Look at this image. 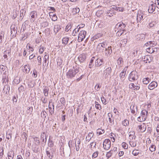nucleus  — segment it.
Wrapping results in <instances>:
<instances>
[{
    "instance_id": "nucleus-1",
    "label": "nucleus",
    "mask_w": 159,
    "mask_h": 159,
    "mask_svg": "<svg viewBox=\"0 0 159 159\" xmlns=\"http://www.w3.org/2000/svg\"><path fill=\"white\" fill-rule=\"evenodd\" d=\"M79 71V68H73L72 69H70L66 73V75L67 78H72L75 76L76 74H77Z\"/></svg>"
},
{
    "instance_id": "nucleus-2",
    "label": "nucleus",
    "mask_w": 159,
    "mask_h": 159,
    "mask_svg": "<svg viewBox=\"0 0 159 159\" xmlns=\"http://www.w3.org/2000/svg\"><path fill=\"white\" fill-rule=\"evenodd\" d=\"M137 72L135 71H132L129 74L128 77V80L130 81H134L138 78Z\"/></svg>"
},
{
    "instance_id": "nucleus-3",
    "label": "nucleus",
    "mask_w": 159,
    "mask_h": 159,
    "mask_svg": "<svg viewBox=\"0 0 159 159\" xmlns=\"http://www.w3.org/2000/svg\"><path fill=\"white\" fill-rule=\"evenodd\" d=\"M46 154L47 156L50 159H52L53 157L54 150L52 148H48L46 150Z\"/></svg>"
},
{
    "instance_id": "nucleus-4",
    "label": "nucleus",
    "mask_w": 159,
    "mask_h": 159,
    "mask_svg": "<svg viewBox=\"0 0 159 159\" xmlns=\"http://www.w3.org/2000/svg\"><path fill=\"white\" fill-rule=\"evenodd\" d=\"M86 32L85 31L82 30L80 31L78 36V41L79 42H81L84 39L86 36Z\"/></svg>"
},
{
    "instance_id": "nucleus-5",
    "label": "nucleus",
    "mask_w": 159,
    "mask_h": 159,
    "mask_svg": "<svg viewBox=\"0 0 159 159\" xmlns=\"http://www.w3.org/2000/svg\"><path fill=\"white\" fill-rule=\"evenodd\" d=\"M111 141L108 139H106L103 142V147L104 149L106 150H108L111 147Z\"/></svg>"
},
{
    "instance_id": "nucleus-6",
    "label": "nucleus",
    "mask_w": 159,
    "mask_h": 159,
    "mask_svg": "<svg viewBox=\"0 0 159 159\" xmlns=\"http://www.w3.org/2000/svg\"><path fill=\"white\" fill-rule=\"evenodd\" d=\"M107 44L105 42L99 43L97 47V49L100 52H103L104 48L107 47Z\"/></svg>"
},
{
    "instance_id": "nucleus-7",
    "label": "nucleus",
    "mask_w": 159,
    "mask_h": 159,
    "mask_svg": "<svg viewBox=\"0 0 159 159\" xmlns=\"http://www.w3.org/2000/svg\"><path fill=\"white\" fill-rule=\"evenodd\" d=\"M111 67H108L104 70L103 75H104L105 79L109 77L111 72Z\"/></svg>"
},
{
    "instance_id": "nucleus-8",
    "label": "nucleus",
    "mask_w": 159,
    "mask_h": 159,
    "mask_svg": "<svg viewBox=\"0 0 159 159\" xmlns=\"http://www.w3.org/2000/svg\"><path fill=\"white\" fill-rule=\"evenodd\" d=\"M130 109L131 113L134 116L136 115V114L138 112L137 106L135 105L134 103H132L130 107Z\"/></svg>"
},
{
    "instance_id": "nucleus-9",
    "label": "nucleus",
    "mask_w": 159,
    "mask_h": 159,
    "mask_svg": "<svg viewBox=\"0 0 159 159\" xmlns=\"http://www.w3.org/2000/svg\"><path fill=\"white\" fill-rule=\"evenodd\" d=\"M80 142L81 141L79 138H76L75 139V146L77 151H78L80 149L79 145L80 144Z\"/></svg>"
},
{
    "instance_id": "nucleus-10",
    "label": "nucleus",
    "mask_w": 159,
    "mask_h": 159,
    "mask_svg": "<svg viewBox=\"0 0 159 159\" xmlns=\"http://www.w3.org/2000/svg\"><path fill=\"white\" fill-rule=\"evenodd\" d=\"M157 86V84L155 81H152L148 85V89L150 90H153Z\"/></svg>"
},
{
    "instance_id": "nucleus-11",
    "label": "nucleus",
    "mask_w": 159,
    "mask_h": 159,
    "mask_svg": "<svg viewBox=\"0 0 159 159\" xmlns=\"http://www.w3.org/2000/svg\"><path fill=\"white\" fill-rule=\"evenodd\" d=\"M138 127L139 128L138 131L139 132H143L146 129V126L145 124L144 123H143L141 125H139Z\"/></svg>"
},
{
    "instance_id": "nucleus-12",
    "label": "nucleus",
    "mask_w": 159,
    "mask_h": 159,
    "mask_svg": "<svg viewBox=\"0 0 159 159\" xmlns=\"http://www.w3.org/2000/svg\"><path fill=\"white\" fill-rule=\"evenodd\" d=\"M31 17V21L34 22L35 20V18L37 16V13L36 11H33L30 14Z\"/></svg>"
},
{
    "instance_id": "nucleus-13",
    "label": "nucleus",
    "mask_w": 159,
    "mask_h": 159,
    "mask_svg": "<svg viewBox=\"0 0 159 159\" xmlns=\"http://www.w3.org/2000/svg\"><path fill=\"white\" fill-rule=\"evenodd\" d=\"M143 14L141 12V11L138 12L137 16V22H140L143 18Z\"/></svg>"
},
{
    "instance_id": "nucleus-14",
    "label": "nucleus",
    "mask_w": 159,
    "mask_h": 159,
    "mask_svg": "<svg viewBox=\"0 0 159 159\" xmlns=\"http://www.w3.org/2000/svg\"><path fill=\"white\" fill-rule=\"evenodd\" d=\"M136 38L138 40L143 41L145 38V35L143 34H138L136 36Z\"/></svg>"
},
{
    "instance_id": "nucleus-15",
    "label": "nucleus",
    "mask_w": 159,
    "mask_h": 159,
    "mask_svg": "<svg viewBox=\"0 0 159 159\" xmlns=\"http://www.w3.org/2000/svg\"><path fill=\"white\" fill-rule=\"evenodd\" d=\"M86 58V56L84 55L81 54L79 55L78 57V59L79 61L81 63H83L84 62Z\"/></svg>"
},
{
    "instance_id": "nucleus-16",
    "label": "nucleus",
    "mask_w": 159,
    "mask_h": 159,
    "mask_svg": "<svg viewBox=\"0 0 159 159\" xmlns=\"http://www.w3.org/2000/svg\"><path fill=\"white\" fill-rule=\"evenodd\" d=\"M125 27V25L123 23L121 24L120 23H118L116 25V28H117L118 30H119V29L123 30Z\"/></svg>"
},
{
    "instance_id": "nucleus-17",
    "label": "nucleus",
    "mask_w": 159,
    "mask_h": 159,
    "mask_svg": "<svg viewBox=\"0 0 159 159\" xmlns=\"http://www.w3.org/2000/svg\"><path fill=\"white\" fill-rule=\"evenodd\" d=\"M102 62L103 60L102 59L98 58L95 61V66L97 67L99 66L102 65Z\"/></svg>"
},
{
    "instance_id": "nucleus-18",
    "label": "nucleus",
    "mask_w": 159,
    "mask_h": 159,
    "mask_svg": "<svg viewBox=\"0 0 159 159\" xmlns=\"http://www.w3.org/2000/svg\"><path fill=\"white\" fill-rule=\"evenodd\" d=\"M43 93L46 97L48 96V91L49 89L48 87L46 86L43 87Z\"/></svg>"
},
{
    "instance_id": "nucleus-19",
    "label": "nucleus",
    "mask_w": 159,
    "mask_h": 159,
    "mask_svg": "<svg viewBox=\"0 0 159 159\" xmlns=\"http://www.w3.org/2000/svg\"><path fill=\"white\" fill-rule=\"evenodd\" d=\"M155 7L154 4H152L149 7L148 11L149 13H152L155 11Z\"/></svg>"
},
{
    "instance_id": "nucleus-20",
    "label": "nucleus",
    "mask_w": 159,
    "mask_h": 159,
    "mask_svg": "<svg viewBox=\"0 0 159 159\" xmlns=\"http://www.w3.org/2000/svg\"><path fill=\"white\" fill-rule=\"evenodd\" d=\"M105 51L106 52L105 53L107 56L110 55L112 53L111 47L109 46L107 48H106Z\"/></svg>"
},
{
    "instance_id": "nucleus-21",
    "label": "nucleus",
    "mask_w": 159,
    "mask_h": 159,
    "mask_svg": "<svg viewBox=\"0 0 159 159\" xmlns=\"http://www.w3.org/2000/svg\"><path fill=\"white\" fill-rule=\"evenodd\" d=\"M30 67L28 65H25L24 66V69H23V71L24 73H28L30 70Z\"/></svg>"
},
{
    "instance_id": "nucleus-22",
    "label": "nucleus",
    "mask_w": 159,
    "mask_h": 159,
    "mask_svg": "<svg viewBox=\"0 0 159 159\" xmlns=\"http://www.w3.org/2000/svg\"><path fill=\"white\" fill-rule=\"evenodd\" d=\"M93 136V132L89 133L88 135L86 137V141L88 142H89Z\"/></svg>"
},
{
    "instance_id": "nucleus-23",
    "label": "nucleus",
    "mask_w": 159,
    "mask_h": 159,
    "mask_svg": "<svg viewBox=\"0 0 159 159\" xmlns=\"http://www.w3.org/2000/svg\"><path fill=\"white\" fill-rule=\"evenodd\" d=\"M143 61L145 63H150L152 61L151 58L148 56H145L143 58Z\"/></svg>"
},
{
    "instance_id": "nucleus-24",
    "label": "nucleus",
    "mask_w": 159,
    "mask_h": 159,
    "mask_svg": "<svg viewBox=\"0 0 159 159\" xmlns=\"http://www.w3.org/2000/svg\"><path fill=\"white\" fill-rule=\"evenodd\" d=\"M33 110V108L32 107H28L26 111V116H29L31 115Z\"/></svg>"
},
{
    "instance_id": "nucleus-25",
    "label": "nucleus",
    "mask_w": 159,
    "mask_h": 159,
    "mask_svg": "<svg viewBox=\"0 0 159 159\" xmlns=\"http://www.w3.org/2000/svg\"><path fill=\"white\" fill-rule=\"evenodd\" d=\"M10 90V87L7 85H6L4 86L3 89V91L5 94H7L9 93Z\"/></svg>"
},
{
    "instance_id": "nucleus-26",
    "label": "nucleus",
    "mask_w": 159,
    "mask_h": 159,
    "mask_svg": "<svg viewBox=\"0 0 159 159\" xmlns=\"http://www.w3.org/2000/svg\"><path fill=\"white\" fill-rule=\"evenodd\" d=\"M107 116L108 117V121L110 123H111V124H113L114 122L112 118V115L111 113H108L107 114Z\"/></svg>"
},
{
    "instance_id": "nucleus-27",
    "label": "nucleus",
    "mask_w": 159,
    "mask_h": 159,
    "mask_svg": "<svg viewBox=\"0 0 159 159\" xmlns=\"http://www.w3.org/2000/svg\"><path fill=\"white\" fill-rule=\"evenodd\" d=\"M155 50H157V48H153L152 47H151L147 48L146 51L149 53H152L155 51Z\"/></svg>"
},
{
    "instance_id": "nucleus-28",
    "label": "nucleus",
    "mask_w": 159,
    "mask_h": 159,
    "mask_svg": "<svg viewBox=\"0 0 159 159\" xmlns=\"http://www.w3.org/2000/svg\"><path fill=\"white\" fill-rule=\"evenodd\" d=\"M49 58V56L47 55H45L43 57V66H48V62L47 63V60Z\"/></svg>"
},
{
    "instance_id": "nucleus-29",
    "label": "nucleus",
    "mask_w": 159,
    "mask_h": 159,
    "mask_svg": "<svg viewBox=\"0 0 159 159\" xmlns=\"http://www.w3.org/2000/svg\"><path fill=\"white\" fill-rule=\"evenodd\" d=\"M61 29V28L59 25H57L54 26V31L56 34H57Z\"/></svg>"
},
{
    "instance_id": "nucleus-30",
    "label": "nucleus",
    "mask_w": 159,
    "mask_h": 159,
    "mask_svg": "<svg viewBox=\"0 0 159 159\" xmlns=\"http://www.w3.org/2000/svg\"><path fill=\"white\" fill-rule=\"evenodd\" d=\"M145 112H146V110H143L141 111V116H142V117L143 118V121H145L146 118L147 116H146V114H145Z\"/></svg>"
},
{
    "instance_id": "nucleus-31",
    "label": "nucleus",
    "mask_w": 159,
    "mask_h": 159,
    "mask_svg": "<svg viewBox=\"0 0 159 159\" xmlns=\"http://www.w3.org/2000/svg\"><path fill=\"white\" fill-rule=\"evenodd\" d=\"M14 152L13 151L9 152L7 154V156L9 159H12L14 157Z\"/></svg>"
},
{
    "instance_id": "nucleus-32",
    "label": "nucleus",
    "mask_w": 159,
    "mask_h": 159,
    "mask_svg": "<svg viewBox=\"0 0 159 159\" xmlns=\"http://www.w3.org/2000/svg\"><path fill=\"white\" fill-rule=\"evenodd\" d=\"M125 31V30L124 29L123 30H120L119 29L117 31L116 33V35L118 36H120L122 34L124 33V31Z\"/></svg>"
},
{
    "instance_id": "nucleus-33",
    "label": "nucleus",
    "mask_w": 159,
    "mask_h": 159,
    "mask_svg": "<svg viewBox=\"0 0 159 159\" xmlns=\"http://www.w3.org/2000/svg\"><path fill=\"white\" fill-rule=\"evenodd\" d=\"M69 40V37H64L62 39V43L66 45L67 44Z\"/></svg>"
},
{
    "instance_id": "nucleus-34",
    "label": "nucleus",
    "mask_w": 159,
    "mask_h": 159,
    "mask_svg": "<svg viewBox=\"0 0 159 159\" xmlns=\"http://www.w3.org/2000/svg\"><path fill=\"white\" fill-rule=\"evenodd\" d=\"M11 34H12L13 33L15 34L17 33V29L15 28L14 25H11Z\"/></svg>"
},
{
    "instance_id": "nucleus-35",
    "label": "nucleus",
    "mask_w": 159,
    "mask_h": 159,
    "mask_svg": "<svg viewBox=\"0 0 159 159\" xmlns=\"http://www.w3.org/2000/svg\"><path fill=\"white\" fill-rule=\"evenodd\" d=\"M44 134L45 132H43L42 134H41V138L42 140V142L45 143L46 141L47 138L46 135H45V136H44Z\"/></svg>"
},
{
    "instance_id": "nucleus-36",
    "label": "nucleus",
    "mask_w": 159,
    "mask_h": 159,
    "mask_svg": "<svg viewBox=\"0 0 159 159\" xmlns=\"http://www.w3.org/2000/svg\"><path fill=\"white\" fill-rule=\"evenodd\" d=\"M114 12L113 11L111 10H109L106 13V15L109 16L110 17H111L114 14Z\"/></svg>"
},
{
    "instance_id": "nucleus-37",
    "label": "nucleus",
    "mask_w": 159,
    "mask_h": 159,
    "mask_svg": "<svg viewBox=\"0 0 159 159\" xmlns=\"http://www.w3.org/2000/svg\"><path fill=\"white\" fill-rule=\"evenodd\" d=\"M150 81V79L148 78H144L143 80V83L146 84H148Z\"/></svg>"
},
{
    "instance_id": "nucleus-38",
    "label": "nucleus",
    "mask_w": 159,
    "mask_h": 159,
    "mask_svg": "<svg viewBox=\"0 0 159 159\" xmlns=\"http://www.w3.org/2000/svg\"><path fill=\"white\" fill-rule=\"evenodd\" d=\"M80 11V9L78 7H76L73 8V9L72 12L74 15L76 14L77 13H78Z\"/></svg>"
},
{
    "instance_id": "nucleus-39",
    "label": "nucleus",
    "mask_w": 159,
    "mask_h": 159,
    "mask_svg": "<svg viewBox=\"0 0 159 159\" xmlns=\"http://www.w3.org/2000/svg\"><path fill=\"white\" fill-rule=\"evenodd\" d=\"M149 46L150 47H152L155 46L157 44V43L155 41H149Z\"/></svg>"
},
{
    "instance_id": "nucleus-40",
    "label": "nucleus",
    "mask_w": 159,
    "mask_h": 159,
    "mask_svg": "<svg viewBox=\"0 0 159 159\" xmlns=\"http://www.w3.org/2000/svg\"><path fill=\"white\" fill-rule=\"evenodd\" d=\"M104 132V129H98L97 130V134H98L99 135H101Z\"/></svg>"
},
{
    "instance_id": "nucleus-41",
    "label": "nucleus",
    "mask_w": 159,
    "mask_h": 159,
    "mask_svg": "<svg viewBox=\"0 0 159 159\" xmlns=\"http://www.w3.org/2000/svg\"><path fill=\"white\" fill-rule=\"evenodd\" d=\"M103 11L102 10H99L97 11L96 13V15L98 17H100L101 16V15L103 14Z\"/></svg>"
},
{
    "instance_id": "nucleus-42",
    "label": "nucleus",
    "mask_w": 159,
    "mask_h": 159,
    "mask_svg": "<svg viewBox=\"0 0 159 159\" xmlns=\"http://www.w3.org/2000/svg\"><path fill=\"white\" fill-rule=\"evenodd\" d=\"M26 11L25 9H22L20 11V17H21L24 16Z\"/></svg>"
},
{
    "instance_id": "nucleus-43",
    "label": "nucleus",
    "mask_w": 159,
    "mask_h": 159,
    "mask_svg": "<svg viewBox=\"0 0 159 159\" xmlns=\"http://www.w3.org/2000/svg\"><path fill=\"white\" fill-rule=\"evenodd\" d=\"M150 151L152 152H154L156 150V147L154 145H152L149 148Z\"/></svg>"
},
{
    "instance_id": "nucleus-44",
    "label": "nucleus",
    "mask_w": 159,
    "mask_h": 159,
    "mask_svg": "<svg viewBox=\"0 0 159 159\" xmlns=\"http://www.w3.org/2000/svg\"><path fill=\"white\" fill-rule=\"evenodd\" d=\"M10 54V52L8 51V52L7 51H5L4 52H3V57L4 58H7V55H8L9 56V54Z\"/></svg>"
},
{
    "instance_id": "nucleus-45",
    "label": "nucleus",
    "mask_w": 159,
    "mask_h": 159,
    "mask_svg": "<svg viewBox=\"0 0 159 159\" xmlns=\"http://www.w3.org/2000/svg\"><path fill=\"white\" fill-rule=\"evenodd\" d=\"M122 125L125 126H128L129 125V121L126 119L124 120L123 121Z\"/></svg>"
},
{
    "instance_id": "nucleus-46",
    "label": "nucleus",
    "mask_w": 159,
    "mask_h": 159,
    "mask_svg": "<svg viewBox=\"0 0 159 159\" xmlns=\"http://www.w3.org/2000/svg\"><path fill=\"white\" fill-rule=\"evenodd\" d=\"M112 154H113V152H112V151L111 150L109 151V152H107L106 154V157L108 159L111 156Z\"/></svg>"
},
{
    "instance_id": "nucleus-47",
    "label": "nucleus",
    "mask_w": 159,
    "mask_h": 159,
    "mask_svg": "<svg viewBox=\"0 0 159 159\" xmlns=\"http://www.w3.org/2000/svg\"><path fill=\"white\" fill-rule=\"evenodd\" d=\"M118 64L121 66L122 65V63L123 62L122 59L121 57L119 58L117 61Z\"/></svg>"
},
{
    "instance_id": "nucleus-48",
    "label": "nucleus",
    "mask_w": 159,
    "mask_h": 159,
    "mask_svg": "<svg viewBox=\"0 0 159 159\" xmlns=\"http://www.w3.org/2000/svg\"><path fill=\"white\" fill-rule=\"evenodd\" d=\"M4 32L2 31L0 33V43L2 42V39L4 38Z\"/></svg>"
},
{
    "instance_id": "nucleus-49",
    "label": "nucleus",
    "mask_w": 159,
    "mask_h": 159,
    "mask_svg": "<svg viewBox=\"0 0 159 159\" xmlns=\"http://www.w3.org/2000/svg\"><path fill=\"white\" fill-rule=\"evenodd\" d=\"M4 154L3 150L2 148L0 147V159H1Z\"/></svg>"
},
{
    "instance_id": "nucleus-50",
    "label": "nucleus",
    "mask_w": 159,
    "mask_h": 159,
    "mask_svg": "<svg viewBox=\"0 0 159 159\" xmlns=\"http://www.w3.org/2000/svg\"><path fill=\"white\" fill-rule=\"evenodd\" d=\"M71 28V24H68L66 27L65 28V30L66 31L68 32Z\"/></svg>"
},
{
    "instance_id": "nucleus-51",
    "label": "nucleus",
    "mask_w": 159,
    "mask_h": 159,
    "mask_svg": "<svg viewBox=\"0 0 159 159\" xmlns=\"http://www.w3.org/2000/svg\"><path fill=\"white\" fill-rule=\"evenodd\" d=\"M126 74V71H122L121 73L120 74V78H123L125 77Z\"/></svg>"
},
{
    "instance_id": "nucleus-52",
    "label": "nucleus",
    "mask_w": 159,
    "mask_h": 159,
    "mask_svg": "<svg viewBox=\"0 0 159 159\" xmlns=\"http://www.w3.org/2000/svg\"><path fill=\"white\" fill-rule=\"evenodd\" d=\"M137 52L136 51H132L130 53V55L132 57H134L136 55H137Z\"/></svg>"
},
{
    "instance_id": "nucleus-53",
    "label": "nucleus",
    "mask_w": 159,
    "mask_h": 159,
    "mask_svg": "<svg viewBox=\"0 0 159 159\" xmlns=\"http://www.w3.org/2000/svg\"><path fill=\"white\" fill-rule=\"evenodd\" d=\"M45 48L43 46H42L41 45L39 47V52L40 53H42L44 51Z\"/></svg>"
},
{
    "instance_id": "nucleus-54",
    "label": "nucleus",
    "mask_w": 159,
    "mask_h": 159,
    "mask_svg": "<svg viewBox=\"0 0 159 159\" xmlns=\"http://www.w3.org/2000/svg\"><path fill=\"white\" fill-rule=\"evenodd\" d=\"M121 44V45H125L127 43V40L126 39H124L121 41H120Z\"/></svg>"
},
{
    "instance_id": "nucleus-55",
    "label": "nucleus",
    "mask_w": 159,
    "mask_h": 159,
    "mask_svg": "<svg viewBox=\"0 0 159 159\" xmlns=\"http://www.w3.org/2000/svg\"><path fill=\"white\" fill-rule=\"evenodd\" d=\"M130 145L132 147H134L136 145V143L135 142L130 141L129 142Z\"/></svg>"
},
{
    "instance_id": "nucleus-56",
    "label": "nucleus",
    "mask_w": 159,
    "mask_h": 159,
    "mask_svg": "<svg viewBox=\"0 0 159 159\" xmlns=\"http://www.w3.org/2000/svg\"><path fill=\"white\" fill-rule=\"evenodd\" d=\"M24 87L22 85L20 86L18 89V91L20 92H22L24 91Z\"/></svg>"
},
{
    "instance_id": "nucleus-57",
    "label": "nucleus",
    "mask_w": 159,
    "mask_h": 159,
    "mask_svg": "<svg viewBox=\"0 0 159 159\" xmlns=\"http://www.w3.org/2000/svg\"><path fill=\"white\" fill-rule=\"evenodd\" d=\"M90 145H91V148L92 149L94 148H96V143H94L93 142H92L90 143Z\"/></svg>"
},
{
    "instance_id": "nucleus-58",
    "label": "nucleus",
    "mask_w": 159,
    "mask_h": 159,
    "mask_svg": "<svg viewBox=\"0 0 159 159\" xmlns=\"http://www.w3.org/2000/svg\"><path fill=\"white\" fill-rule=\"evenodd\" d=\"M94 58H95L94 57H93L90 60V63H89V68H91L92 67V64L93 62V60H94L93 59H94Z\"/></svg>"
},
{
    "instance_id": "nucleus-59",
    "label": "nucleus",
    "mask_w": 159,
    "mask_h": 159,
    "mask_svg": "<svg viewBox=\"0 0 159 159\" xmlns=\"http://www.w3.org/2000/svg\"><path fill=\"white\" fill-rule=\"evenodd\" d=\"M32 75L33 77L36 78L37 77V71L35 70H34L33 71V73L32 74Z\"/></svg>"
},
{
    "instance_id": "nucleus-60",
    "label": "nucleus",
    "mask_w": 159,
    "mask_h": 159,
    "mask_svg": "<svg viewBox=\"0 0 159 159\" xmlns=\"http://www.w3.org/2000/svg\"><path fill=\"white\" fill-rule=\"evenodd\" d=\"M96 102L95 107L96 109L99 110H100L101 109V106L100 105L98 104V103L97 102Z\"/></svg>"
},
{
    "instance_id": "nucleus-61",
    "label": "nucleus",
    "mask_w": 159,
    "mask_h": 159,
    "mask_svg": "<svg viewBox=\"0 0 159 159\" xmlns=\"http://www.w3.org/2000/svg\"><path fill=\"white\" fill-rule=\"evenodd\" d=\"M60 102H61V104L63 105L65 104V99L64 98H61L60 100Z\"/></svg>"
},
{
    "instance_id": "nucleus-62",
    "label": "nucleus",
    "mask_w": 159,
    "mask_h": 159,
    "mask_svg": "<svg viewBox=\"0 0 159 159\" xmlns=\"http://www.w3.org/2000/svg\"><path fill=\"white\" fill-rule=\"evenodd\" d=\"M98 151H96L94 152L92 155V157L93 158H96L98 156Z\"/></svg>"
},
{
    "instance_id": "nucleus-63",
    "label": "nucleus",
    "mask_w": 159,
    "mask_h": 159,
    "mask_svg": "<svg viewBox=\"0 0 159 159\" xmlns=\"http://www.w3.org/2000/svg\"><path fill=\"white\" fill-rule=\"evenodd\" d=\"M78 32V29L75 28L74 29L73 32L72 33V35L73 36H75L77 33V32Z\"/></svg>"
},
{
    "instance_id": "nucleus-64",
    "label": "nucleus",
    "mask_w": 159,
    "mask_h": 159,
    "mask_svg": "<svg viewBox=\"0 0 159 159\" xmlns=\"http://www.w3.org/2000/svg\"><path fill=\"white\" fill-rule=\"evenodd\" d=\"M132 154L135 156H137L139 154V152L138 150H134L132 152Z\"/></svg>"
}]
</instances>
